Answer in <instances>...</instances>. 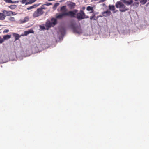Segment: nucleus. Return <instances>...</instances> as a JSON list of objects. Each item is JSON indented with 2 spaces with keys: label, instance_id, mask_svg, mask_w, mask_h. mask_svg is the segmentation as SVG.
Instances as JSON below:
<instances>
[{
  "label": "nucleus",
  "instance_id": "1",
  "mask_svg": "<svg viewBox=\"0 0 149 149\" xmlns=\"http://www.w3.org/2000/svg\"><path fill=\"white\" fill-rule=\"evenodd\" d=\"M67 10L66 8V6H64L61 7L60 8V11L62 12L59 14H56V18H61L65 16H69L72 18L76 17L78 20H80L84 18H88L89 17L88 16L86 15L83 11L81 10L77 14L78 10H74L73 11H69L67 12Z\"/></svg>",
  "mask_w": 149,
  "mask_h": 149
},
{
  "label": "nucleus",
  "instance_id": "2",
  "mask_svg": "<svg viewBox=\"0 0 149 149\" xmlns=\"http://www.w3.org/2000/svg\"><path fill=\"white\" fill-rule=\"evenodd\" d=\"M115 6L117 8H119V10L121 12H125L129 10V8L120 1H117L116 3Z\"/></svg>",
  "mask_w": 149,
  "mask_h": 149
},
{
  "label": "nucleus",
  "instance_id": "3",
  "mask_svg": "<svg viewBox=\"0 0 149 149\" xmlns=\"http://www.w3.org/2000/svg\"><path fill=\"white\" fill-rule=\"evenodd\" d=\"M57 22L56 19L54 18H51V21L49 20H47L45 25L46 29H48L49 28L54 26L56 24Z\"/></svg>",
  "mask_w": 149,
  "mask_h": 149
},
{
  "label": "nucleus",
  "instance_id": "4",
  "mask_svg": "<svg viewBox=\"0 0 149 149\" xmlns=\"http://www.w3.org/2000/svg\"><path fill=\"white\" fill-rule=\"evenodd\" d=\"M71 28L73 31L75 33L80 34L82 33V30L81 27L77 26L75 24H72L71 25Z\"/></svg>",
  "mask_w": 149,
  "mask_h": 149
},
{
  "label": "nucleus",
  "instance_id": "5",
  "mask_svg": "<svg viewBox=\"0 0 149 149\" xmlns=\"http://www.w3.org/2000/svg\"><path fill=\"white\" fill-rule=\"evenodd\" d=\"M44 13L43 11H42L39 8L34 11L33 14V16L34 18H36L41 16Z\"/></svg>",
  "mask_w": 149,
  "mask_h": 149
},
{
  "label": "nucleus",
  "instance_id": "6",
  "mask_svg": "<svg viewBox=\"0 0 149 149\" xmlns=\"http://www.w3.org/2000/svg\"><path fill=\"white\" fill-rule=\"evenodd\" d=\"M67 6L70 9L72 10L75 8L76 4L72 2H69L67 3Z\"/></svg>",
  "mask_w": 149,
  "mask_h": 149
},
{
  "label": "nucleus",
  "instance_id": "7",
  "mask_svg": "<svg viewBox=\"0 0 149 149\" xmlns=\"http://www.w3.org/2000/svg\"><path fill=\"white\" fill-rule=\"evenodd\" d=\"M31 32L30 31H26L24 32V34L20 36L19 34L16 33H13V36L14 37H20L21 36H26L29 34Z\"/></svg>",
  "mask_w": 149,
  "mask_h": 149
},
{
  "label": "nucleus",
  "instance_id": "8",
  "mask_svg": "<svg viewBox=\"0 0 149 149\" xmlns=\"http://www.w3.org/2000/svg\"><path fill=\"white\" fill-rule=\"evenodd\" d=\"M3 12L6 14V16H10L11 15H16V13L15 12H13L11 11L4 10L3 11Z\"/></svg>",
  "mask_w": 149,
  "mask_h": 149
},
{
  "label": "nucleus",
  "instance_id": "9",
  "mask_svg": "<svg viewBox=\"0 0 149 149\" xmlns=\"http://www.w3.org/2000/svg\"><path fill=\"white\" fill-rule=\"evenodd\" d=\"M111 14V12L108 10H107L106 11L102 13V15L103 16L105 17L109 16Z\"/></svg>",
  "mask_w": 149,
  "mask_h": 149
},
{
  "label": "nucleus",
  "instance_id": "10",
  "mask_svg": "<svg viewBox=\"0 0 149 149\" xmlns=\"http://www.w3.org/2000/svg\"><path fill=\"white\" fill-rule=\"evenodd\" d=\"M109 9L113 12V13H115L116 12L115 11V8L113 5H109L108 6Z\"/></svg>",
  "mask_w": 149,
  "mask_h": 149
},
{
  "label": "nucleus",
  "instance_id": "11",
  "mask_svg": "<svg viewBox=\"0 0 149 149\" xmlns=\"http://www.w3.org/2000/svg\"><path fill=\"white\" fill-rule=\"evenodd\" d=\"M86 10L88 11H90V13H93L94 12V10L93 7L88 6L86 8Z\"/></svg>",
  "mask_w": 149,
  "mask_h": 149
},
{
  "label": "nucleus",
  "instance_id": "12",
  "mask_svg": "<svg viewBox=\"0 0 149 149\" xmlns=\"http://www.w3.org/2000/svg\"><path fill=\"white\" fill-rule=\"evenodd\" d=\"M4 1L6 3H17L19 2V1H11V0H4Z\"/></svg>",
  "mask_w": 149,
  "mask_h": 149
},
{
  "label": "nucleus",
  "instance_id": "13",
  "mask_svg": "<svg viewBox=\"0 0 149 149\" xmlns=\"http://www.w3.org/2000/svg\"><path fill=\"white\" fill-rule=\"evenodd\" d=\"M90 19L91 20H96V15L95 14L93 13L92 14V15L90 17Z\"/></svg>",
  "mask_w": 149,
  "mask_h": 149
},
{
  "label": "nucleus",
  "instance_id": "14",
  "mask_svg": "<svg viewBox=\"0 0 149 149\" xmlns=\"http://www.w3.org/2000/svg\"><path fill=\"white\" fill-rule=\"evenodd\" d=\"M6 17V15L2 13H0V20H3L5 19Z\"/></svg>",
  "mask_w": 149,
  "mask_h": 149
},
{
  "label": "nucleus",
  "instance_id": "15",
  "mask_svg": "<svg viewBox=\"0 0 149 149\" xmlns=\"http://www.w3.org/2000/svg\"><path fill=\"white\" fill-rule=\"evenodd\" d=\"M124 2L127 5H129L133 3V1L132 0H130V1H125Z\"/></svg>",
  "mask_w": 149,
  "mask_h": 149
},
{
  "label": "nucleus",
  "instance_id": "16",
  "mask_svg": "<svg viewBox=\"0 0 149 149\" xmlns=\"http://www.w3.org/2000/svg\"><path fill=\"white\" fill-rule=\"evenodd\" d=\"M38 5L34 4L33 6H31L27 8V9L28 10H31L37 7L38 6Z\"/></svg>",
  "mask_w": 149,
  "mask_h": 149
},
{
  "label": "nucleus",
  "instance_id": "17",
  "mask_svg": "<svg viewBox=\"0 0 149 149\" xmlns=\"http://www.w3.org/2000/svg\"><path fill=\"white\" fill-rule=\"evenodd\" d=\"M17 5H12L10 6H9L8 7L11 9L13 10L17 7Z\"/></svg>",
  "mask_w": 149,
  "mask_h": 149
},
{
  "label": "nucleus",
  "instance_id": "18",
  "mask_svg": "<svg viewBox=\"0 0 149 149\" xmlns=\"http://www.w3.org/2000/svg\"><path fill=\"white\" fill-rule=\"evenodd\" d=\"M36 0H30L29 1L27 2L26 3V5L31 4L35 2Z\"/></svg>",
  "mask_w": 149,
  "mask_h": 149
},
{
  "label": "nucleus",
  "instance_id": "19",
  "mask_svg": "<svg viewBox=\"0 0 149 149\" xmlns=\"http://www.w3.org/2000/svg\"><path fill=\"white\" fill-rule=\"evenodd\" d=\"M10 38H0V43H1L5 39H8Z\"/></svg>",
  "mask_w": 149,
  "mask_h": 149
},
{
  "label": "nucleus",
  "instance_id": "20",
  "mask_svg": "<svg viewBox=\"0 0 149 149\" xmlns=\"http://www.w3.org/2000/svg\"><path fill=\"white\" fill-rule=\"evenodd\" d=\"M147 2V0H140V2L142 4H144Z\"/></svg>",
  "mask_w": 149,
  "mask_h": 149
},
{
  "label": "nucleus",
  "instance_id": "21",
  "mask_svg": "<svg viewBox=\"0 0 149 149\" xmlns=\"http://www.w3.org/2000/svg\"><path fill=\"white\" fill-rule=\"evenodd\" d=\"M8 19L9 20L12 21H15L14 17H10L8 18Z\"/></svg>",
  "mask_w": 149,
  "mask_h": 149
},
{
  "label": "nucleus",
  "instance_id": "22",
  "mask_svg": "<svg viewBox=\"0 0 149 149\" xmlns=\"http://www.w3.org/2000/svg\"><path fill=\"white\" fill-rule=\"evenodd\" d=\"M45 4H44L42 5V6L39 8L40 9H41L42 11H43V9H45L46 8L45 6Z\"/></svg>",
  "mask_w": 149,
  "mask_h": 149
},
{
  "label": "nucleus",
  "instance_id": "23",
  "mask_svg": "<svg viewBox=\"0 0 149 149\" xmlns=\"http://www.w3.org/2000/svg\"><path fill=\"white\" fill-rule=\"evenodd\" d=\"M24 21L26 22H27L29 20V18L28 17H25L24 19Z\"/></svg>",
  "mask_w": 149,
  "mask_h": 149
},
{
  "label": "nucleus",
  "instance_id": "24",
  "mask_svg": "<svg viewBox=\"0 0 149 149\" xmlns=\"http://www.w3.org/2000/svg\"><path fill=\"white\" fill-rule=\"evenodd\" d=\"M19 22L21 24H22V23H24L26 22L24 21V19H23L20 20L19 21Z\"/></svg>",
  "mask_w": 149,
  "mask_h": 149
},
{
  "label": "nucleus",
  "instance_id": "25",
  "mask_svg": "<svg viewBox=\"0 0 149 149\" xmlns=\"http://www.w3.org/2000/svg\"><path fill=\"white\" fill-rule=\"evenodd\" d=\"M11 37V35H6L4 36H3V37Z\"/></svg>",
  "mask_w": 149,
  "mask_h": 149
},
{
  "label": "nucleus",
  "instance_id": "26",
  "mask_svg": "<svg viewBox=\"0 0 149 149\" xmlns=\"http://www.w3.org/2000/svg\"><path fill=\"white\" fill-rule=\"evenodd\" d=\"M40 28L43 29V30H44V29H45V26H40Z\"/></svg>",
  "mask_w": 149,
  "mask_h": 149
},
{
  "label": "nucleus",
  "instance_id": "27",
  "mask_svg": "<svg viewBox=\"0 0 149 149\" xmlns=\"http://www.w3.org/2000/svg\"><path fill=\"white\" fill-rule=\"evenodd\" d=\"M27 0H22L21 2L22 3L24 4L26 1Z\"/></svg>",
  "mask_w": 149,
  "mask_h": 149
},
{
  "label": "nucleus",
  "instance_id": "28",
  "mask_svg": "<svg viewBox=\"0 0 149 149\" xmlns=\"http://www.w3.org/2000/svg\"><path fill=\"white\" fill-rule=\"evenodd\" d=\"M8 31H9V30H8V29L5 30L4 31V32H8Z\"/></svg>",
  "mask_w": 149,
  "mask_h": 149
},
{
  "label": "nucleus",
  "instance_id": "29",
  "mask_svg": "<svg viewBox=\"0 0 149 149\" xmlns=\"http://www.w3.org/2000/svg\"><path fill=\"white\" fill-rule=\"evenodd\" d=\"M19 38H15V40H18L19 39Z\"/></svg>",
  "mask_w": 149,
  "mask_h": 149
},
{
  "label": "nucleus",
  "instance_id": "30",
  "mask_svg": "<svg viewBox=\"0 0 149 149\" xmlns=\"http://www.w3.org/2000/svg\"><path fill=\"white\" fill-rule=\"evenodd\" d=\"M45 4V5H47V6H49V4Z\"/></svg>",
  "mask_w": 149,
  "mask_h": 149
},
{
  "label": "nucleus",
  "instance_id": "31",
  "mask_svg": "<svg viewBox=\"0 0 149 149\" xmlns=\"http://www.w3.org/2000/svg\"><path fill=\"white\" fill-rule=\"evenodd\" d=\"M82 9L84 10V9H85V7H84Z\"/></svg>",
  "mask_w": 149,
  "mask_h": 149
},
{
  "label": "nucleus",
  "instance_id": "32",
  "mask_svg": "<svg viewBox=\"0 0 149 149\" xmlns=\"http://www.w3.org/2000/svg\"><path fill=\"white\" fill-rule=\"evenodd\" d=\"M135 1H138V0H134Z\"/></svg>",
  "mask_w": 149,
  "mask_h": 149
},
{
  "label": "nucleus",
  "instance_id": "33",
  "mask_svg": "<svg viewBox=\"0 0 149 149\" xmlns=\"http://www.w3.org/2000/svg\"><path fill=\"white\" fill-rule=\"evenodd\" d=\"M59 38V39H60L61 38Z\"/></svg>",
  "mask_w": 149,
  "mask_h": 149
},
{
  "label": "nucleus",
  "instance_id": "34",
  "mask_svg": "<svg viewBox=\"0 0 149 149\" xmlns=\"http://www.w3.org/2000/svg\"><path fill=\"white\" fill-rule=\"evenodd\" d=\"M148 1H149V0H148Z\"/></svg>",
  "mask_w": 149,
  "mask_h": 149
}]
</instances>
